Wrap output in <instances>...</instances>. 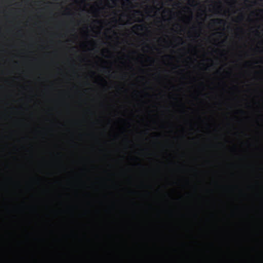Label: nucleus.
Instances as JSON below:
<instances>
[{
	"label": "nucleus",
	"instance_id": "39448f33",
	"mask_svg": "<svg viewBox=\"0 0 263 263\" xmlns=\"http://www.w3.org/2000/svg\"><path fill=\"white\" fill-rule=\"evenodd\" d=\"M242 18V16H239L238 18L240 19V20H241Z\"/></svg>",
	"mask_w": 263,
	"mask_h": 263
},
{
	"label": "nucleus",
	"instance_id": "7ed1b4c3",
	"mask_svg": "<svg viewBox=\"0 0 263 263\" xmlns=\"http://www.w3.org/2000/svg\"><path fill=\"white\" fill-rule=\"evenodd\" d=\"M135 13L137 14V15H142V12L141 11H140V10H135Z\"/></svg>",
	"mask_w": 263,
	"mask_h": 263
},
{
	"label": "nucleus",
	"instance_id": "0eeeda50",
	"mask_svg": "<svg viewBox=\"0 0 263 263\" xmlns=\"http://www.w3.org/2000/svg\"><path fill=\"white\" fill-rule=\"evenodd\" d=\"M178 39H179V40H182V39H181V37H178Z\"/></svg>",
	"mask_w": 263,
	"mask_h": 263
},
{
	"label": "nucleus",
	"instance_id": "20e7f679",
	"mask_svg": "<svg viewBox=\"0 0 263 263\" xmlns=\"http://www.w3.org/2000/svg\"><path fill=\"white\" fill-rule=\"evenodd\" d=\"M124 2L128 5L131 4V1L130 0H124Z\"/></svg>",
	"mask_w": 263,
	"mask_h": 263
},
{
	"label": "nucleus",
	"instance_id": "f03ea898",
	"mask_svg": "<svg viewBox=\"0 0 263 263\" xmlns=\"http://www.w3.org/2000/svg\"><path fill=\"white\" fill-rule=\"evenodd\" d=\"M144 28H145V27L142 25H136L133 27V29L138 30H143Z\"/></svg>",
	"mask_w": 263,
	"mask_h": 263
},
{
	"label": "nucleus",
	"instance_id": "f257e3e1",
	"mask_svg": "<svg viewBox=\"0 0 263 263\" xmlns=\"http://www.w3.org/2000/svg\"><path fill=\"white\" fill-rule=\"evenodd\" d=\"M212 22L215 25H221L224 24L225 23L223 20L220 18L212 20Z\"/></svg>",
	"mask_w": 263,
	"mask_h": 263
},
{
	"label": "nucleus",
	"instance_id": "423d86ee",
	"mask_svg": "<svg viewBox=\"0 0 263 263\" xmlns=\"http://www.w3.org/2000/svg\"><path fill=\"white\" fill-rule=\"evenodd\" d=\"M169 213H170V214H172V211H169Z\"/></svg>",
	"mask_w": 263,
	"mask_h": 263
}]
</instances>
